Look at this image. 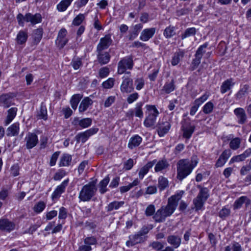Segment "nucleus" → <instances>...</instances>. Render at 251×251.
Masks as SVG:
<instances>
[{"label": "nucleus", "mask_w": 251, "mask_h": 251, "mask_svg": "<svg viewBox=\"0 0 251 251\" xmlns=\"http://www.w3.org/2000/svg\"><path fill=\"white\" fill-rule=\"evenodd\" d=\"M125 204L124 201H113L109 203L106 207V209L108 212H111L114 210H118L120 207L123 206Z\"/></svg>", "instance_id": "7c9ffc66"}, {"label": "nucleus", "mask_w": 251, "mask_h": 251, "mask_svg": "<svg viewBox=\"0 0 251 251\" xmlns=\"http://www.w3.org/2000/svg\"><path fill=\"white\" fill-rule=\"evenodd\" d=\"M184 53L182 50L176 52L173 55L171 60V64L173 66L177 65L183 58Z\"/></svg>", "instance_id": "473e14b6"}, {"label": "nucleus", "mask_w": 251, "mask_h": 251, "mask_svg": "<svg viewBox=\"0 0 251 251\" xmlns=\"http://www.w3.org/2000/svg\"><path fill=\"white\" fill-rule=\"evenodd\" d=\"M25 146L27 150L35 147L39 142L37 135L32 132H28L25 138Z\"/></svg>", "instance_id": "1a4fd4ad"}, {"label": "nucleus", "mask_w": 251, "mask_h": 251, "mask_svg": "<svg viewBox=\"0 0 251 251\" xmlns=\"http://www.w3.org/2000/svg\"><path fill=\"white\" fill-rule=\"evenodd\" d=\"M233 112L237 118V122L239 124L243 125L247 122V116L245 110L243 108H236L234 110Z\"/></svg>", "instance_id": "4468645a"}, {"label": "nucleus", "mask_w": 251, "mask_h": 251, "mask_svg": "<svg viewBox=\"0 0 251 251\" xmlns=\"http://www.w3.org/2000/svg\"><path fill=\"white\" fill-rule=\"evenodd\" d=\"M208 46V44L207 42L200 46L196 51L195 56H198L202 58L203 53L205 52V49Z\"/></svg>", "instance_id": "864d4df0"}, {"label": "nucleus", "mask_w": 251, "mask_h": 251, "mask_svg": "<svg viewBox=\"0 0 251 251\" xmlns=\"http://www.w3.org/2000/svg\"><path fill=\"white\" fill-rule=\"evenodd\" d=\"M25 21L26 22H30L32 25H35L41 22L42 17L39 13L32 15L28 13L25 15Z\"/></svg>", "instance_id": "a211bd4d"}, {"label": "nucleus", "mask_w": 251, "mask_h": 251, "mask_svg": "<svg viewBox=\"0 0 251 251\" xmlns=\"http://www.w3.org/2000/svg\"><path fill=\"white\" fill-rule=\"evenodd\" d=\"M66 173L64 170H59L54 175L53 179L54 180H59L62 178L65 175Z\"/></svg>", "instance_id": "69168bd1"}, {"label": "nucleus", "mask_w": 251, "mask_h": 251, "mask_svg": "<svg viewBox=\"0 0 251 251\" xmlns=\"http://www.w3.org/2000/svg\"><path fill=\"white\" fill-rule=\"evenodd\" d=\"M69 183V179L64 180L61 184L57 186L51 195L52 200H57L60 198L61 195L63 193Z\"/></svg>", "instance_id": "f8f14e48"}, {"label": "nucleus", "mask_w": 251, "mask_h": 251, "mask_svg": "<svg viewBox=\"0 0 251 251\" xmlns=\"http://www.w3.org/2000/svg\"><path fill=\"white\" fill-rule=\"evenodd\" d=\"M195 129V126L192 125L189 121H184L182 123L181 129L183 132V137L189 139L192 136Z\"/></svg>", "instance_id": "0eeeda50"}, {"label": "nucleus", "mask_w": 251, "mask_h": 251, "mask_svg": "<svg viewBox=\"0 0 251 251\" xmlns=\"http://www.w3.org/2000/svg\"><path fill=\"white\" fill-rule=\"evenodd\" d=\"M116 97L113 96L108 97L105 100L104 103V107H110L115 101Z\"/></svg>", "instance_id": "338daca9"}, {"label": "nucleus", "mask_w": 251, "mask_h": 251, "mask_svg": "<svg viewBox=\"0 0 251 251\" xmlns=\"http://www.w3.org/2000/svg\"><path fill=\"white\" fill-rule=\"evenodd\" d=\"M98 131V128L92 127L84 132L78 134L75 137L77 142L85 143L90 136L96 134Z\"/></svg>", "instance_id": "6e6552de"}, {"label": "nucleus", "mask_w": 251, "mask_h": 251, "mask_svg": "<svg viewBox=\"0 0 251 251\" xmlns=\"http://www.w3.org/2000/svg\"><path fill=\"white\" fill-rule=\"evenodd\" d=\"M36 117L38 119H43L45 121L48 119L47 108L43 103L41 104L40 110L37 112Z\"/></svg>", "instance_id": "e433bc0d"}, {"label": "nucleus", "mask_w": 251, "mask_h": 251, "mask_svg": "<svg viewBox=\"0 0 251 251\" xmlns=\"http://www.w3.org/2000/svg\"><path fill=\"white\" fill-rule=\"evenodd\" d=\"M213 108V103L211 101H208L202 107V111L204 114H210L212 112Z\"/></svg>", "instance_id": "603ef678"}, {"label": "nucleus", "mask_w": 251, "mask_h": 251, "mask_svg": "<svg viewBox=\"0 0 251 251\" xmlns=\"http://www.w3.org/2000/svg\"><path fill=\"white\" fill-rule=\"evenodd\" d=\"M184 194L183 191H180L177 194L172 196L168 199L166 205L162 206L158 209L153 216V219L157 223H162L166 218L170 217L176 209L178 201Z\"/></svg>", "instance_id": "f257e3e1"}, {"label": "nucleus", "mask_w": 251, "mask_h": 251, "mask_svg": "<svg viewBox=\"0 0 251 251\" xmlns=\"http://www.w3.org/2000/svg\"><path fill=\"white\" fill-rule=\"evenodd\" d=\"M72 161V156L68 153H63L60 158L59 167H67L70 165Z\"/></svg>", "instance_id": "bb28decb"}, {"label": "nucleus", "mask_w": 251, "mask_h": 251, "mask_svg": "<svg viewBox=\"0 0 251 251\" xmlns=\"http://www.w3.org/2000/svg\"><path fill=\"white\" fill-rule=\"evenodd\" d=\"M196 29L195 27H190L187 28L184 33L181 34V38L182 40H184L186 38L192 36H194L196 34Z\"/></svg>", "instance_id": "79ce46f5"}, {"label": "nucleus", "mask_w": 251, "mask_h": 251, "mask_svg": "<svg viewBox=\"0 0 251 251\" xmlns=\"http://www.w3.org/2000/svg\"><path fill=\"white\" fill-rule=\"evenodd\" d=\"M198 163V159L196 156H193L191 160L182 159L176 164L177 178L181 181L192 172Z\"/></svg>", "instance_id": "f03ea898"}, {"label": "nucleus", "mask_w": 251, "mask_h": 251, "mask_svg": "<svg viewBox=\"0 0 251 251\" xmlns=\"http://www.w3.org/2000/svg\"><path fill=\"white\" fill-rule=\"evenodd\" d=\"M156 162V159L150 161L141 168L138 174L139 177L140 179H142L144 178V176L148 173L150 169L154 166Z\"/></svg>", "instance_id": "6ab92c4d"}, {"label": "nucleus", "mask_w": 251, "mask_h": 251, "mask_svg": "<svg viewBox=\"0 0 251 251\" xmlns=\"http://www.w3.org/2000/svg\"><path fill=\"white\" fill-rule=\"evenodd\" d=\"M109 181V177L107 176L99 182V190L101 194H103L108 191L107 186L108 184Z\"/></svg>", "instance_id": "cd10ccee"}, {"label": "nucleus", "mask_w": 251, "mask_h": 251, "mask_svg": "<svg viewBox=\"0 0 251 251\" xmlns=\"http://www.w3.org/2000/svg\"><path fill=\"white\" fill-rule=\"evenodd\" d=\"M175 89V81L172 79L170 81H167L161 90L162 94H169Z\"/></svg>", "instance_id": "c85d7f7f"}, {"label": "nucleus", "mask_w": 251, "mask_h": 251, "mask_svg": "<svg viewBox=\"0 0 251 251\" xmlns=\"http://www.w3.org/2000/svg\"><path fill=\"white\" fill-rule=\"evenodd\" d=\"M168 243L172 246L174 248H177L179 247L181 242V237L176 235H169L167 237Z\"/></svg>", "instance_id": "412c9836"}, {"label": "nucleus", "mask_w": 251, "mask_h": 251, "mask_svg": "<svg viewBox=\"0 0 251 251\" xmlns=\"http://www.w3.org/2000/svg\"><path fill=\"white\" fill-rule=\"evenodd\" d=\"M128 238L129 240L126 242V245L128 247L143 242L145 240V237H142L138 232L129 235Z\"/></svg>", "instance_id": "2eb2a0df"}, {"label": "nucleus", "mask_w": 251, "mask_h": 251, "mask_svg": "<svg viewBox=\"0 0 251 251\" xmlns=\"http://www.w3.org/2000/svg\"><path fill=\"white\" fill-rule=\"evenodd\" d=\"M198 187L200 189V192L197 197L206 201L209 197V191L208 189L205 187H201L200 185H199Z\"/></svg>", "instance_id": "58836bf2"}, {"label": "nucleus", "mask_w": 251, "mask_h": 251, "mask_svg": "<svg viewBox=\"0 0 251 251\" xmlns=\"http://www.w3.org/2000/svg\"><path fill=\"white\" fill-rule=\"evenodd\" d=\"M28 37L27 32L25 31L20 30L16 37V41L18 44L22 45L27 41Z\"/></svg>", "instance_id": "f704fd0d"}, {"label": "nucleus", "mask_w": 251, "mask_h": 251, "mask_svg": "<svg viewBox=\"0 0 251 251\" xmlns=\"http://www.w3.org/2000/svg\"><path fill=\"white\" fill-rule=\"evenodd\" d=\"M146 114L147 116L144 121V125L146 127L153 126L156 121V118L159 114L158 109L154 105H146Z\"/></svg>", "instance_id": "20e7f679"}, {"label": "nucleus", "mask_w": 251, "mask_h": 251, "mask_svg": "<svg viewBox=\"0 0 251 251\" xmlns=\"http://www.w3.org/2000/svg\"><path fill=\"white\" fill-rule=\"evenodd\" d=\"M155 164L154 171L155 172H161L167 169L169 166L168 162L165 159L156 161Z\"/></svg>", "instance_id": "72a5a7b5"}, {"label": "nucleus", "mask_w": 251, "mask_h": 251, "mask_svg": "<svg viewBox=\"0 0 251 251\" xmlns=\"http://www.w3.org/2000/svg\"><path fill=\"white\" fill-rule=\"evenodd\" d=\"M15 225L7 219H0V230L3 231L10 232L15 229Z\"/></svg>", "instance_id": "ddd939ff"}, {"label": "nucleus", "mask_w": 251, "mask_h": 251, "mask_svg": "<svg viewBox=\"0 0 251 251\" xmlns=\"http://www.w3.org/2000/svg\"><path fill=\"white\" fill-rule=\"evenodd\" d=\"M14 94L9 93L4 94L0 96V104L4 108H8L14 104Z\"/></svg>", "instance_id": "9b49d317"}, {"label": "nucleus", "mask_w": 251, "mask_h": 251, "mask_svg": "<svg viewBox=\"0 0 251 251\" xmlns=\"http://www.w3.org/2000/svg\"><path fill=\"white\" fill-rule=\"evenodd\" d=\"M235 82L232 78H230L225 80L222 84L220 91L222 94H225L230 90L234 85Z\"/></svg>", "instance_id": "aec40b11"}, {"label": "nucleus", "mask_w": 251, "mask_h": 251, "mask_svg": "<svg viewBox=\"0 0 251 251\" xmlns=\"http://www.w3.org/2000/svg\"><path fill=\"white\" fill-rule=\"evenodd\" d=\"M155 32V27L144 29L141 33L140 39L144 42L148 41L153 36Z\"/></svg>", "instance_id": "dca6fc26"}, {"label": "nucleus", "mask_w": 251, "mask_h": 251, "mask_svg": "<svg viewBox=\"0 0 251 251\" xmlns=\"http://www.w3.org/2000/svg\"><path fill=\"white\" fill-rule=\"evenodd\" d=\"M209 96V94L208 93H204L200 98L196 99L194 101V104H196L198 106H200L201 104H202L204 101H205L208 99Z\"/></svg>", "instance_id": "4d7b16f0"}, {"label": "nucleus", "mask_w": 251, "mask_h": 251, "mask_svg": "<svg viewBox=\"0 0 251 251\" xmlns=\"http://www.w3.org/2000/svg\"><path fill=\"white\" fill-rule=\"evenodd\" d=\"M19 124L15 123L11 125L7 129L6 134L8 136H17L19 132Z\"/></svg>", "instance_id": "a878e982"}, {"label": "nucleus", "mask_w": 251, "mask_h": 251, "mask_svg": "<svg viewBox=\"0 0 251 251\" xmlns=\"http://www.w3.org/2000/svg\"><path fill=\"white\" fill-rule=\"evenodd\" d=\"M142 141V138L138 135L132 136L129 140L128 148L131 150L139 146Z\"/></svg>", "instance_id": "5701e85b"}, {"label": "nucleus", "mask_w": 251, "mask_h": 251, "mask_svg": "<svg viewBox=\"0 0 251 251\" xmlns=\"http://www.w3.org/2000/svg\"><path fill=\"white\" fill-rule=\"evenodd\" d=\"M46 207V204L43 201H39L35 204L33 207L34 211L36 213H40L43 211Z\"/></svg>", "instance_id": "bf43d9fd"}, {"label": "nucleus", "mask_w": 251, "mask_h": 251, "mask_svg": "<svg viewBox=\"0 0 251 251\" xmlns=\"http://www.w3.org/2000/svg\"><path fill=\"white\" fill-rule=\"evenodd\" d=\"M140 181L138 178L135 179L132 183H129L127 186H123L120 187V191L121 193H124L130 190L134 186L138 185Z\"/></svg>", "instance_id": "ea45409f"}, {"label": "nucleus", "mask_w": 251, "mask_h": 251, "mask_svg": "<svg viewBox=\"0 0 251 251\" xmlns=\"http://www.w3.org/2000/svg\"><path fill=\"white\" fill-rule=\"evenodd\" d=\"M139 98V94L137 92L133 93L129 95L126 101L128 103L131 104L136 101Z\"/></svg>", "instance_id": "0e129e2a"}, {"label": "nucleus", "mask_w": 251, "mask_h": 251, "mask_svg": "<svg viewBox=\"0 0 251 251\" xmlns=\"http://www.w3.org/2000/svg\"><path fill=\"white\" fill-rule=\"evenodd\" d=\"M246 200L247 196H241L239 198L237 199L233 203V209L236 210L240 208Z\"/></svg>", "instance_id": "09e8293b"}, {"label": "nucleus", "mask_w": 251, "mask_h": 251, "mask_svg": "<svg viewBox=\"0 0 251 251\" xmlns=\"http://www.w3.org/2000/svg\"><path fill=\"white\" fill-rule=\"evenodd\" d=\"M97 191L96 182L91 181L84 185L79 193L80 201H89L94 197Z\"/></svg>", "instance_id": "7ed1b4c3"}, {"label": "nucleus", "mask_w": 251, "mask_h": 251, "mask_svg": "<svg viewBox=\"0 0 251 251\" xmlns=\"http://www.w3.org/2000/svg\"><path fill=\"white\" fill-rule=\"evenodd\" d=\"M193 204L195 205V208L196 209V210L198 211L199 210H201L202 209V207L203 206V204L204 202H205V201H203L202 199L201 198H199L198 197H197L196 198H195L193 200Z\"/></svg>", "instance_id": "8fccbe9b"}, {"label": "nucleus", "mask_w": 251, "mask_h": 251, "mask_svg": "<svg viewBox=\"0 0 251 251\" xmlns=\"http://www.w3.org/2000/svg\"><path fill=\"white\" fill-rule=\"evenodd\" d=\"M175 27L171 25L167 27L163 32V35L166 38H170L175 35Z\"/></svg>", "instance_id": "de8ad7c7"}, {"label": "nucleus", "mask_w": 251, "mask_h": 251, "mask_svg": "<svg viewBox=\"0 0 251 251\" xmlns=\"http://www.w3.org/2000/svg\"><path fill=\"white\" fill-rule=\"evenodd\" d=\"M171 126V123L168 121L163 122L160 124L158 130L159 136L162 137L166 134L170 130Z\"/></svg>", "instance_id": "393cba45"}, {"label": "nucleus", "mask_w": 251, "mask_h": 251, "mask_svg": "<svg viewBox=\"0 0 251 251\" xmlns=\"http://www.w3.org/2000/svg\"><path fill=\"white\" fill-rule=\"evenodd\" d=\"M17 110L16 107H12L7 110V115L5 121L6 126L9 125L16 117Z\"/></svg>", "instance_id": "2f4dec72"}, {"label": "nucleus", "mask_w": 251, "mask_h": 251, "mask_svg": "<svg viewBox=\"0 0 251 251\" xmlns=\"http://www.w3.org/2000/svg\"><path fill=\"white\" fill-rule=\"evenodd\" d=\"M155 206L153 204L148 205L145 210V214L147 216L154 215L155 214Z\"/></svg>", "instance_id": "e2e57ef3"}, {"label": "nucleus", "mask_w": 251, "mask_h": 251, "mask_svg": "<svg viewBox=\"0 0 251 251\" xmlns=\"http://www.w3.org/2000/svg\"><path fill=\"white\" fill-rule=\"evenodd\" d=\"M114 82V78L112 77L109 78L107 80L102 83V86L105 89H111L113 87Z\"/></svg>", "instance_id": "13d9d810"}, {"label": "nucleus", "mask_w": 251, "mask_h": 251, "mask_svg": "<svg viewBox=\"0 0 251 251\" xmlns=\"http://www.w3.org/2000/svg\"><path fill=\"white\" fill-rule=\"evenodd\" d=\"M142 28L143 25L141 24H138L134 25L132 30L129 32V35L127 36L128 39L130 41L135 39Z\"/></svg>", "instance_id": "4be33fe9"}, {"label": "nucleus", "mask_w": 251, "mask_h": 251, "mask_svg": "<svg viewBox=\"0 0 251 251\" xmlns=\"http://www.w3.org/2000/svg\"><path fill=\"white\" fill-rule=\"evenodd\" d=\"M241 140L239 137L232 139L229 144V147L233 150H237L240 148Z\"/></svg>", "instance_id": "37998d69"}, {"label": "nucleus", "mask_w": 251, "mask_h": 251, "mask_svg": "<svg viewBox=\"0 0 251 251\" xmlns=\"http://www.w3.org/2000/svg\"><path fill=\"white\" fill-rule=\"evenodd\" d=\"M164 244L158 241H154L150 244V247L156 251H161L164 248Z\"/></svg>", "instance_id": "052dcab7"}, {"label": "nucleus", "mask_w": 251, "mask_h": 251, "mask_svg": "<svg viewBox=\"0 0 251 251\" xmlns=\"http://www.w3.org/2000/svg\"><path fill=\"white\" fill-rule=\"evenodd\" d=\"M135 85L136 86V89L137 90H140L142 89L145 85L144 80L142 77L137 78L135 80Z\"/></svg>", "instance_id": "680f3d73"}, {"label": "nucleus", "mask_w": 251, "mask_h": 251, "mask_svg": "<svg viewBox=\"0 0 251 251\" xmlns=\"http://www.w3.org/2000/svg\"><path fill=\"white\" fill-rule=\"evenodd\" d=\"M97 59L99 62L101 64H106L108 63L110 59V55L108 52L97 51Z\"/></svg>", "instance_id": "b1692460"}, {"label": "nucleus", "mask_w": 251, "mask_h": 251, "mask_svg": "<svg viewBox=\"0 0 251 251\" xmlns=\"http://www.w3.org/2000/svg\"><path fill=\"white\" fill-rule=\"evenodd\" d=\"M43 30L41 28H38L33 31V38L34 42L36 44L39 43L42 38Z\"/></svg>", "instance_id": "a19ab883"}, {"label": "nucleus", "mask_w": 251, "mask_h": 251, "mask_svg": "<svg viewBox=\"0 0 251 251\" xmlns=\"http://www.w3.org/2000/svg\"><path fill=\"white\" fill-rule=\"evenodd\" d=\"M74 0H62L57 5L56 9L59 12H64L70 5Z\"/></svg>", "instance_id": "c9c22d12"}, {"label": "nucleus", "mask_w": 251, "mask_h": 251, "mask_svg": "<svg viewBox=\"0 0 251 251\" xmlns=\"http://www.w3.org/2000/svg\"><path fill=\"white\" fill-rule=\"evenodd\" d=\"M158 187L160 191H162L169 186V182L167 178L163 176H160L158 177Z\"/></svg>", "instance_id": "4c0bfd02"}, {"label": "nucleus", "mask_w": 251, "mask_h": 251, "mask_svg": "<svg viewBox=\"0 0 251 251\" xmlns=\"http://www.w3.org/2000/svg\"><path fill=\"white\" fill-rule=\"evenodd\" d=\"M133 67V60L130 56L123 58L118 64V73L122 74L126 72L127 69L131 70Z\"/></svg>", "instance_id": "423d86ee"}, {"label": "nucleus", "mask_w": 251, "mask_h": 251, "mask_svg": "<svg viewBox=\"0 0 251 251\" xmlns=\"http://www.w3.org/2000/svg\"><path fill=\"white\" fill-rule=\"evenodd\" d=\"M93 100L89 97H85L80 102L79 106V111L80 112H83L86 111L89 106L92 105Z\"/></svg>", "instance_id": "c756f323"}, {"label": "nucleus", "mask_w": 251, "mask_h": 251, "mask_svg": "<svg viewBox=\"0 0 251 251\" xmlns=\"http://www.w3.org/2000/svg\"><path fill=\"white\" fill-rule=\"evenodd\" d=\"M84 243L91 247L93 245L96 246L98 244V240L95 237L92 236L84 238Z\"/></svg>", "instance_id": "5fc2aeb1"}, {"label": "nucleus", "mask_w": 251, "mask_h": 251, "mask_svg": "<svg viewBox=\"0 0 251 251\" xmlns=\"http://www.w3.org/2000/svg\"><path fill=\"white\" fill-rule=\"evenodd\" d=\"M123 81L120 86V90L123 93H130L134 90L133 80L130 77V73L126 72L123 76Z\"/></svg>", "instance_id": "39448f33"}, {"label": "nucleus", "mask_w": 251, "mask_h": 251, "mask_svg": "<svg viewBox=\"0 0 251 251\" xmlns=\"http://www.w3.org/2000/svg\"><path fill=\"white\" fill-rule=\"evenodd\" d=\"M249 86L248 85H244L240 89V90L236 94V98L237 99H241L243 98L246 94L248 93Z\"/></svg>", "instance_id": "49530a36"}, {"label": "nucleus", "mask_w": 251, "mask_h": 251, "mask_svg": "<svg viewBox=\"0 0 251 251\" xmlns=\"http://www.w3.org/2000/svg\"><path fill=\"white\" fill-rule=\"evenodd\" d=\"M143 105V103L142 102L137 103L134 110L135 116L139 118H142L143 117L144 114L142 110Z\"/></svg>", "instance_id": "c03bdc74"}, {"label": "nucleus", "mask_w": 251, "mask_h": 251, "mask_svg": "<svg viewBox=\"0 0 251 251\" xmlns=\"http://www.w3.org/2000/svg\"><path fill=\"white\" fill-rule=\"evenodd\" d=\"M82 96L79 94H76L73 96L72 97L70 103L72 108L75 110L77 107L78 103L81 100Z\"/></svg>", "instance_id": "a18cd8bd"}, {"label": "nucleus", "mask_w": 251, "mask_h": 251, "mask_svg": "<svg viewBox=\"0 0 251 251\" xmlns=\"http://www.w3.org/2000/svg\"><path fill=\"white\" fill-rule=\"evenodd\" d=\"M231 151L230 150L226 149L222 153V154L220 155L219 157H220L226 162L228 159L231 156Z\"/></svg>", "instance_id": "774afa93"}, {"label": "nucleus", "mask_w": 251, "mask_h": 251, "mask_svg": "<svg viewBox=\"0 0 251 251\" xmlns=\"http://www.w3.org/2000/svg\"><path fill=\"white\" fill-rule=\"evenodd\" d=\"M113 40L110 34H106L103 37L101 38L97 46V51H102L107 49L112 44Z\"/></svg>", "instance_id": "9d476101"}, {"label": "nucleus", "mask_w": 251, "mask_h": 251, "mask_svg": "<svg viewBox=\"0 0 251 251\" xmlns=\"http://www.w3.org/2000/svg\"><path fill=\"white\" fill-rule=\"evenodd\" d=\"M85 18L84 14H79L74 19L72 25L75 26H78L83 22Z\"/></svg>", "instance_id": "3c124183"}, {"label": "nucleus", "mask_w": 251, "mask_h": 251, "mask_svg": "<svg viewBox=\"0 0 251 251\" xmlns=\"http://www.w3.org/2000/svg\"><path fill=\"white\" fill-rule=\"evenodd\" d=\"M92 120L91 118H86L82 119H79L78 118H75L73 120L72 124L75 126H80L84 128L90 126L92 124Z\"/></svg>", "instance_id": "f3484780"}, {"label": "nucleus", "mask_w": 251, "mask_h": 251, "mask_svg": "<svg viewBox=\"0 0 251 251\" xmlns=\"http://www.w3.org/2000/svg\"><path fill=\"white\" fill-rule=\"evenodd\" d=\"M230 209L226 207H224L220 211L219 213V216L223 219H225L226 217L229 216L230 214Z\"/></svg>", "instance_id": "6e6d98bb"}]
</instances>
